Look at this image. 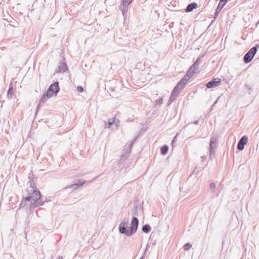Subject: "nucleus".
I'll use <instances>...</instances> for the list:
<instances>
[{"instance_id": "obj_1", "label": "nucleus", "mask_w": 259, "mask_h": 259, "mask_svg": "<svg viewBox=\"0 0 259 259\" xmlns=\"http://www.w3.org/2000/svg\"><path fill=\"white\" fill-rule=\"evenodd\" d=\"M27 192L28 196L23 199L20 203V207L27 206L32 208L44 204V201L39 200L41 196L40 193L34 183L30 182V185L27 189Z\"/></svg>"}, {"instance_id": "obj_2", "label": "nucleus", "mask_w": 259, "mask_h": 259, "mask_svg": "<svg viewBox=\"0 0 259 259\" xmlns=\"http://www.w3.org/2000/svg\"><path fill=\"white\" fill-rule=\"evenodd\" d=\"M128 225V222L122 221L119 226V232L120 233L125 234L127 236H131L135 234L139 225L138 219L136 217H134L131 221L130 229H126V227Z\"/></svg>"}, {"instance_id": "obj_3", "label": "nucleus", "mask_w": 259, "mask_h": 259, "mask_svg": "<svg viewBox=\"0 0 259 259\" xmlns=\"http://www.w3.org/2000/svg\"><path fill=\"white\" fill-rule=\"evenodd\" d=\"M59 91V87L58 82H55L49 87L47 93L42 95L40 102L41 103H44L48 99L54 96H56Z\"/></svg>"}, {"instance_id": "obj_4", "label": "nucleus", "mask_w": 259, "mask_h": 259, "mask_svg": "<svg viewBox=\"0 0 259 259\" xmlns=\"http://www.w3.org/2000/svg\"><path fill=\"white\" fill-rule=\"evenodd\" d=\"M257 51L256 47L252 48L248 52H247L244 57V61L247 63L250 62L254 57Z\"/></svg>"}, {"instance_id": "obj_5", "label": "nucleus", "mask_w": 259, "mask_h": 259, "mask_svg": "<svg viewBox=\"0 0 259 259\" xmlns=\"http://www.w3.org/2000/svg\"><path fill=\"white\" fill-rule=\"evenodd\" d=\"M200 59H197L195 63L191 66L186 75L191 78V77L194 75L196 71L198 69L199 65Z\"/></svg>"}, {"instance_id": "obj_6", "label": "nucleus", "mask_w": 259, "mask_h": 259, "mask_svg": "<svg viewBox=\"0 0 259 259\" xmlns=\"http://www.w3.org/2000/svg\"><path fill=\"white\" fill-rule=\"evenodd\" d=\"M190 79V78L189 77L185 75L175 87L174 90L176 91V92H179V93L184 88V86Z\"/></svg>"}, {"instance_id": "obj_7", "label": "nucleus", "mask_w": 259, "mask_h": 259, "mask_svg": "<svg viewBox=\"0 0 259 259\" xmlns=\"http://www.w3.org/2000/svg\"><path fill=\"white\" fill-rule=\"evenodd\" d=\"M190 79V78L189 77L185 75L175 87L174 90L176 91V92H179V93L184 88V86Z\"/></svg>"}, {"instance_id": "obj_8", "label": "nucleus", "mask_w": 259, "mask_h": 259, "mask_svg": "<svg viewBox=\"0 0 259 259\" xmlns=\"http://www.w3.org/2000/svg\"><path fill=\"white\" fill-rule=\"evenodd\" d=\"M218 140L216 138L212 137L211 138L209 143V156L211 157L214 154V149L217 147Z\"/></svg>"}, {"instance_id": "obj_9", "label": "nucleus", "mask_w": 259, "mask_h": 259, "mask_svg": "<svg viewBox=\"0 0 259 259\" xmlns=\"http://www.w3.org/2000/svg\"><path fill=\"white\" fill-rule=\"evenodd\" d=\"M221 80L220 78H214L213 80L209 81L206 84V87L208 89H212L218 87L221 84Z\"/></svg>"}, {"instance_id": "obj_10", "label": "nucleus", "mask_w": 259, "mask_h": 259, "mask_svg": "<svg viewBox=\"0 0 259 259\" xmlns=\"http://www.w3.org/2000/svg\"><path fill=\"white\" fill-rule=\"evenodd\" d=\"M248 142V138L246 136H243L239 141L237 148L239 150H242L244 148V145L246 144Z\"/></svg>"}, {"instance_id": "obj_11", "label": "nucleus", "mask_w": 259, "mask_h": 259, "mask_svg": "<svg viewBox=\"0 0 259 259\" xmlns=\"http://www.w3.org/2000/svg\"><path fill=\"white\" fill-rule=\"evenodd\" d=\"M135 139H134L133 141L129 144V145L125 148L123 150V153L121 154V157L122 158L127 157L131 152V150L133 147V145L134 142H135Z\"/></svg>"}, {"instance_id": "obj_12", "label": "nucleus", "mask_w": 259, "mask_h": 259, "mask_svg": "<svg viewBox=\"0 0 259 259\" xmlns=\"http://www.w3.org/2000/svg\"><path fill=\"white\" fill-rule=\"evenodd\" d=\"M67 69V66L65 63L60 62L57 67V72H64Z\"/></svg>"}, {"instance_id": "obj_13", "label": "nucleus", "mask_w": 259, "mask_h": 259, "mask_svg": "<svg viewBox=\"0 0 259 259\" xmlns=\"http://www.w3.org/2000/svg\"><path fill=\"white\" fill-rule=\"evenodd\" d=\"M178 94H179V92H176V91L173 90L171 95L169 99V103L168 104V105L170 104L174 101H175Z\"/></svg>"}, {"instance_id": "obj_14", "label": "nucleus", "mask_w": 259, "mask_h": 259, "mask_svg": "<svg viewBox=\"0 0 259 259\" xmlns=\"http://www.w3.org/2000/svg\"><path fill=\"white\" fill-rule=\"evenodd\" d=\"M197 5L196 3H191L187 6L186 11L187 12H190L192 11L193 9L197 8Z\"/></svg>"}, {"instance_id": "obj_15", "label": "nucleus", "mask_w": 259, "mask_h": 259, "mask_svg": "<svg viewBox=\"0 0 259 259\" xmlns=\"http://www.w3.org/2000/svg\"><path fill=\"white\" fill-rule=\"evenodd\" d=\"M224 4H222V5H221V4H219V5L218 6V7L217 8L215 13L214 19H215L217 18V16L220 13V12H221V11L224 7Z\"/></svg>"}, {"instance_id": "obj_16", "label": "nucleus", "mask_w": 259, "mask_h": 259, "mask_svg": "<svg viewBox=\"0 0 259 259\" xmlns=\"http://www.w3.org/2000/svg\"><path fill=\"white\" fill-rule=\"evenodd\" d=\"M168 146L165 145L163 146L161 148V153L163 155H165L168 151Z\"/></svg>"}, {"instance_id": "obj_17", "label": "nucleus", "mask_w": 259, "mask_h": 259, "mask_svg": "<svg viewBox=\"0 0 259 259\" xmlns=\"http://www.w3.org/2000/svg\"><path fill=\"white\" fill-rule=\"evenodd\" d=\"M150 226L147 224L145 225L142 227V231L146 233H148L150 231Z\"/></svg>"}, {"instance_id": "obj_18", "label": "nucleus", "mask_w": 259, "mask_h": 259, "mask_svg": "<svg viewBox=\"0 0 259 259\" xmlns=\"http://www.w3.org/2000/svg\"><path fill=\"white\" fill-rule=\"evenodd\" d=\"M132 1L133 0H122V5L123 6L127 8V7L132 3Z\"/></svg>"}, {"instance_id": "obj_19", "label": "nucleus", "mask_w": 259, "mask_h": 259, "mask_svg": "<svg viewBox=\"0 0 259 259\" xmlns=\"http://www.w3.org/2000/svg\"><path fill=\"white\" fill-rule=\"evenodd\" d=\"M115 118L114 117V118H112L109 120H108V125L106 126V127L109 128L110 127V126L115 122Z\"/></svg>"}, {"instance_id": "obj_20", "label": "nucleus", "mask_w": 259, "mask_h": 259, "mask_svg": "<svg viewBox=\"0 0 259 259\" xmlns=\"http://www.w3.org/2000/svg\"><path fill=\"white\" fill-rule=\"evenodd\" d=\"M210 188L212 193L214 192V190L215 189V184L214 183H211L210 184Z\"/></svg>"}, {"instance_id": "obj_21", "label": "nucleus", "mask_w": 259, "mask_h": 259, "mask_svg": "<svg viewBox=\"0 0 259 259\" xmlns=\"http://www.w3.org/2000/svg\"><path fill=\"white\" fill-rule=\"evenodd\" d=\"M85 183V181L82 180H79L78 183L76 184L78 186H82Z\"/></svg>"}, {"instance_id": "obj_22", "label": "nucleus", "mask_w": 259, "mask_h": 259, "mask_svg": "<svg viewBox=\"0 0 259 259\" xmlns=\"http://www.w3.org/2000/svg\"><path fill=\"white\" fill-rule=\"evenodd\" d=\"M191 247V245L188 243H186L184 246V248L185 250H189L190 248Z\"/></svg>"}, {"instance_id": "obj_23", "label": "nucleus", "mask_w": 259, "mask_h": 259, "mask_svg": "<svg viewBox=\"0 0 259 259\" xmlns=\"http://www.w3.org/2000/svg\"><path fill=\"white\" fill-rule=\"evenodd\" d=\"M69 187L71 188L73 190H76L78 188V186L76 184H74L70 185Z\"/></svg>"}, {"instance_id": "obj_24", "label": "nucleus", "mask_w": 259, "mask_h": 259, "mask_svg": "<svg viewBox=\"0 0 259 259\" xmlns=\"http://www.w3.org/2000/svg\"><path fill=\"white\" fill-rule=\"evenodd\" d=\"M77 90L80 92V93H81L83 91V89L82 87L81 86H78L77 87Z\"/></svg>"}, {"instance_id": "obj_25", "label": "nucleus", "mask_w": 259, "mask_h": 259, "mask_svg": "<svg viewBox=\"0 0 259 259\" xmlns=\"http://www.w3.org/2000/svg\"><path fill=\"white\" fill-rule=\"evenodd\" d=\"M162 102H163V98H162L156 100V103L157 104H162Z\"/></svg>"}, {"instance_id": "obj_26", "label": "nucleus", "mask_w": 259, "mask_h": 259, "mask_svg": "<svg viewBox=\"0 0 259 259\" xmlns=\"http://www.w3.org/2000/svg\"><path fill=\"white\" fill-rule=\"evenodd\" d=\"M226 2H227V0H220L219 4H221V5H222V4H224V5H225L226 4Z\"/></svg>"}, {"instance_id": "obj_27", "label": "nucleus", "mask_w": 259, "mask_h": 259, "mask_svg": "<svg viewBox=\"0 0 259 259\" xmlns=\"http://www.w3.org/2000/svg\"><path fill=\"white\" fill-rule=\"evenodd\" d=\"M198 120H195V121L193 122V123L195 124H198Z\"/></svg>"}, {"instance_id": "obj_28", "label": "nucleus", "mask_w": 259, "mask_h": 259, "mask_svg": "<svg viewBox=\"0 0 259 259\" xmlns=\"http://www.w3.org/2000/svg\"><path fill=\"white\" fill-rule=\"evenodd\" d=\"M13 90V88L12 87H11L9 90V91H8V94L12 91Z\"/></svg>"}, {"instance_id": "obj_29", "label": "nucleus", "mask_w": 259, "mask_h": 259, "mask_svg": "<svg viewBox=\"0 0 259 259\" xmlns=\"http://www.w3.org/2000/svg\"><path fill=\"white\" fill-rule=\"evenodd\" d=\"M177 138V136L174 138V139L172 141V142H174L175 141H176V139Z\"/></svg>"}, {"instance_id": "obj_30", "label": "nucleus", "mask_w": 259, "mask_h": 259, "mask_svg": "<svg viewBox=\"0 0 259 259\" xmlns=\"http://www.w3.org/2000/svg\"><path fill=\"white\" fill-rule=\"evenodd\" d=\"M58 259H63L62 256H59Z\"/></svg>"}, {"instance_id": "obj_31", "label": "nucleus", "mask_w": 259, "mask_h": 259, "mask_svg": "<svg viewBox=\"0 0 259 259\" xmlns=\"http://www.w3.org/2000/svg\"><path fill=\"white\" fill-rule=\"evenodd\" d=\"M140 259H144V255H143Z\"/></svg>"}, {"instance_id": "obj_32", "label": "nucleus", "mask_w": 259, "mask_h": 259, "mask_svg": "<svg viewBox=\"0 0 259 259\" xmlns=\"http://www.w3.org/2000/svg\"><path fill=\"white\" fill-rule=\"evenodd\" d=\"M115 124H116V125L117 126H118V125H117V123H116V122H115Z\"/></svg>"}]
</instances>
